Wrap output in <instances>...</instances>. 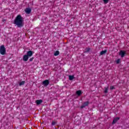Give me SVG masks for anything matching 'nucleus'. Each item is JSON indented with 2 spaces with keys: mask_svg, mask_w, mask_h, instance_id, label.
<instances>
[{
  "mask_svg": "<svg viewBox=\"0 0 129 129\" xmlns=\"http://www.w3.org/2000/svg\"><path fill=\"white\" fill-rule=\"evenodd\" d=\"M24 23V19L21 15H18L14 20V24L19 28L23 27V23Z\"/></svg>",
  "mask_w": 129,
  "mask_h": 129,
  "instance_id": "nucleus-1",
  "label": "nucleus"
},
{
  "mask_svg": "<svg viewBox=\"0 0 129 129\" xmlns=\"http://www.w3.org/2000/svg\"><path fill=\"white\" fill-rule=\"evenodd\" d=\"M0 53L1 55H5V54H6V48H5V45H2L0 47Z\"/></svg>",
  "mask_w": 129,
  "mask_h": 129,
  "instance_id": "nucleus-2",
  "label": "nucleus"
},
{
  "mask_svg": "<svg viewBox=\"0 0 129 129\" xmlns=\"http://www.w3.org/2000/svg\"><path fill=\"white\" fill-rule=\"evenodd\" d=\"M49 83L50 82H49V80H45L42 82V85H44V86H48Z\"/></svg>",
  "mask_w": 129,
  "mask_h": 129,
  "instance_id": "nucleus-3",
  "label": "nucleus"
},
{
  "mask_svg": "<svg viewBox=\"0 0 129 129\" xmlns=\"http://www.w3.org/2000/svg\"><path fill=\"white\" fill-rule=\"evenodd\" d=\"M119 55L121 56V58H123V57H124V55H125V51L121 50L119 53Z\"/></svg>",
  "mask_w": 129,
  "mask_h": 129,
  "instance_id": "nucleus-4",
  "label": "nucleus"
},
{
  "mask_svg": "<svg viewBox=\"0 0 129 129\" xmlns=\"http://www.w3.org/2000/svg\"><path fill=\"white\" fill-rule=\"evenodd\" d=\"M29 57L28 56V55L27 54H25L23 57V60L25 62H26V61H28V60H29Z\"/></svg>",
  "mask_w": 129,
  "mask_h": 129,
  "instance_id": "nucleus-5",
  "label": "nucleus"
},
{
  "mask_svg": "<svg viewBox=\"0 0 129 129\" xmlns=\"http://www.w3.org/2000/svg\"><path fill=\"white\" fill-rule=\"evenodd\" d=\"M29 58L30 57H32V56H33V51H32L31 50H29L28 51H27V53L26 54Z\"/></svg>",
  "mask_w": 129,
  "mask_h": 129,
  "instance_id": "nucleus-6",
  "label": "nucleus"
},
{
  "mask_svg": "<svg viewBox=\"0 0 129 129\" xmlns=\"http://www.w3.org/2000/svg\"><path fill=\"white\" fill-rule=\"evenodd\" d=\"M89 104V102L88 101L85 102L84 104L81 106V108H84L85 106H87Z\"/></svg>",
  "mask_w": 129,
  "mask_h": 129,
  "instance_id": "nucleus-7",
  "label": "nucleus"
},
{
  "mask_svg": "<svg viewBox=\"0 0 129 129\" xmlns=\"http://www.w3.org/2000/svg\"><path fill=\"white\" fill-rule=\"evenodd\" d=\"M119 119V117H117L115 118L112 122V124H114V123H116L117 121V120H118Z\"/></svg>",
  "mask_w": 129,
  "mask_h": 129,
  "instance_id": "nucleus-8",
  "label": "nucleus"
},
{
  "mask_svg": "<svg viewBox=\"0 0 129 129\" xmlns=\"http://www.w3.org/2000/svg\"><path fill=\"white\" fill-rule=\"evenodd\" d=\"M43 102V101L42 100H37L36 101V103L38 105L41 104Z\"/></svg>",
  "mask_w": 129,
  "mask_h": 129,
  "instance_id": "nucleus-9",
  "label": "nucleus"
},
{
  "mask_svg": "<svg viewBox=\"0 0 129 129\" xmlns=\"http://www.w3.org/2000/svg\"><path fill=\"white\" fill-rule=\"evenodd\" d=\"M25 12H26V14H30V13H31V9L27 8L25 10Z\"/></svg>",
  "mask_w": 129,
  "mask_h": 129,
  "instance_id": "nucleus-10",
  "label": "nucleus"
},
{
  "mask_svg": "<svg viewBox=\"0 0 129 129\" xmlns=\"http://www.w3.org/2000/svg\"><path fill=\"white\" fill-rule=\"evenodd\" d=\"M77 95H81V94H82V92L80 90H79V91H77V92H76Z\"/></svg>",
  "mask_w": 129,
  "mask_h": 129,
  "instance_id": "nucleus-11",
  "label": "nucleus"
},
{
  "mask_svg": "<svg viewBox=\"0 0 129 129\" xmlns=\"http://www.w3.org/2000/svg\"><path fill=\"white\" fill-rule=\"evenodd\" d=\"M69 80H71V81L73 80V79H74V76H71V75L69 76Z\"/></svg>",
  "mask_w": 129,
  "mask_h": 129,
  "instance_id": "nucleus-12",
  "label": "nucleus"
},
{
  "mask_svg": "<svg viewBox=\"0 0 129 129\" xmlns=\"http://www.w3.org/2000/svg\"><path fill=\"white\" fill-rule=\"evenodd\" d=\"M106 52H107V51L106 50H102V51L100 52V55H103V54H105V53H106Z\"/></svg>",
  "mask_w": 129,
  "mask_h": 129,
  "instance_id": "nucleus-13",
  "label": "nucleus"
},
{
  "mask_svg": "<svg viewBox=\"0 0 129 129\" xmlns=\"http://www.w3.org/2000/svg\"><path fill=\"white\" fill-rule=\"evenodd\" d=\"M104 92V93H107V92H108V87L105 88Z\"/></svg>",
  "mask_w": 129,
  "mask_h": 129,
  "instance_id": "nucleus-14",
  "label": "nucleus"
},
{
  "mask_svg": "<svg viewBox=\"0 0 129 129\" xmlns=\"http://www.w3.org/2000/svg\"><path fill=\"white\" fill-rule=\"evenodd\" d=\"M26 83V82H25L24 81H22L20 83L19 85L21 86L22 85H24V84H25V83Z\"/></svg>",
  "mask_w": 129,
  "mask_h": 129,
  "instance_id": "nucleus-15",
  "label": "nucleus"
},
{
  "mask_svg": "<svg viewBox=\"0 0 129 129\" xmlns=\"http://www.w3.org/2000/svg\"><path fill=\"white\" fill-rule=\"evenodd\" d=\"M54 56H58L59 55V51H56L54 54Z\"/></svg>",
  "mask_w": 129,
  "mask_h": 129,
  "instance_id": "nucleus-16",
  "label": "nucleus"
},
{
  "mask_svg": "<svg viewBox=\"0 0 129 129\" xmlns=\"http://www.w3.org/2000/svg\"><path fill=\"white\" fill-rule=\"evenodd\" d=\"M104 2V4H108V2H109V0H103Z\"/></svg>",
  "mask_w": 129,
  "mask_h": 129,
  "instance_id": "nucleus-17",
  "label": "nucleus"
},
{
  "mask_svg": "<svg viewBox=\"0 0 129 129\" xmlns=\"http://www.w3.org/2000/svg\"><path fill=\"white\" fill-rule=\"evenodd\" d=\"M116 63L119 64V63L120 62V59L118 58L116 61Z\"/></svg>",
  "mask_w": 129,
  "mask_h": 129,
  "instance_id": "nucleus-18",
  "label": "nucleus"
},
{
  "mask_svg": "<svg viewBox=\"0 0 129 129\" xmlns=\"http://www.w3.org/2000/svg\"><path fill=\"white\" fill-rule=\"evenodd\" d=\"M110 89L111 90H112L114 89V87L113 86H110Z\"/></svg>",
  "mask_w": 129,
  "mask_h": 129,
  "instance_id": "nucleus-19",
  "label": "nucleus"
},
{
  "mask_svg": "<svg viewBox=\"0 0 129 129\" xmlns=\"http://www.w3.org/2000/svg\"><path fill=\"white\" fill-rule=\"evenodd\" d=\"M34 60V57H31L29 59V61H30V62H32V61H33Z\"/></svg>",
  "mask_w": 129,
  "mask_h": 129,
  "instance_id": "nucleus-20",
  "label": "nucleus"
},
{
  "mask_svg": "<svg viewBox=\"0 0 129 129\" xmlns=\"http://www.w3.org/2000/svg\"><path fill=\"white\" fill-rule=\"evenodd\" d=\"M55 124H56V122H55V121H52V125H55Z\"/></svg>",
  "mask_w": 129,
  "mask_h": 129,
  "instance_id": "nucleus-21",
  "label": "nucleus"
},
{
  "mask_svg": "<svg viewBox=\"0 0 129 129\" xmlns=\"http://www.w3.org/2000/svg\"><path fill=\"white\" fill-rule=\"evenodd\" d=\"M90 48H87L86 51L89 52V51H90Z\"/></svg>",
  "mask_w": 129,
  "mask_h": 129,
  "instance_id": "nucleus-22",
  "label": "nucleus"
}]
</instances>
